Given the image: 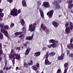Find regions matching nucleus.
Returning <instances> with one entry per match:
<instances>
[{"instance_id":"obj_1","label":"nucleus","mask_w":73,"mask_h":73,"mask_svg":"<svg viewBox=\"0 0 73 73\" xmlns=\"http://www.w3.org/2000/svg\"><path fill=\"white\" fill-rule=\"evenodd\" d=\"M69 24V22L68 21L66 22L65 24V27L66 28L65 29V31L66 34H69V33H70V30L72 31L73 29V23L70 21V27H68Z\"/></svg>"},{"instance_id":"obj_2","label":"nucleus","mask_w":73,"mask_h":73,"mask_svg":"<svg viewBox=\"0 0 73 73\" xmlns=\"http://www.w3.org/2000/svg\"><path fill=\"white\" fill-rule=\"evenodd\" d=\"M9 57L10 58V59H11L13 58V59L12 60V61L13 62V65L15 64V59L16 60H20V58H21V57H20V54H18L14 53V54H10L9 55Z\"/></svg>"},{"instance_id":"obj_3","label":"nucleus","mask_w":73,"mask_h":73,"mask_svg":"<svg viewBox=\"0 0 73 73\" xmlns=\"http://www.w3.org/2000/svg\"><path fill=\"white\" fill-rule=\"evenodd\" d=\"M17 9L16 8H14L12 10L10 14L13 16H17Z\"/></svg>"},{"instance_id":"obj_4","label":"nucleus","mask_w":73,"mask_h":73,"mask_svg":"<svg viewBox=\"0 0 73 73\" xmlns=\"http://www.w3.org/2000/svg\"><path fill=\"white\" fill-rule=\"evenodd\" d=\"M58 42L57 40H56L55 41V40H54V43L53 44H52L50 45H48L47 46L48 47V48H51V47L52 46L53 48H56L57 47V44H58Z\"/></svg>"},{"instance_id":"obj_5","label":"nucleus","mask_w":73,"mask_h":73,"mask_svg":"<svg viewBox=\"0 0 73 73\" xmlns=\"http://www.w3.org/2000/svg\"><path fill=\"white\" fill-rule=\"evenodd\" d=\"M52 4L56 6L55 7V8L56 9H60V5H58V3H57V1H55L54 2H53L52 3Z\"/></svg>"},{"instance_id":"obj_6","label":"nucleus","mask_w":73,"mask_h":73,"mask_svg":"<svg viewBox=\"0 0 73 73\" xmlns=\"http://www.w3.org/2000/svg\"><path fill=\"white\" fill-rule=\"evenodd\" d=\"M67 3L69 4L68 5V9H71L72 7L73 8V0H70L67 1Z\"/></svg>"},{"instance_id":"obj_7","label":"nucleus","mask_w":73,"mask_h":73,"mask_svg":"<svg viewBox=\"0 0 73 73\" xmlns=\"http://www.w3.org/2000/svg\"><path fill=\"white\" fill-rule=\"evenodd\" d=\"M54 12V11L53 10H51L47 13V15L48 16L49 18H52V16H53V14Z\"/></svg>"},{"instance_id":"obj_8","label":"nucleus","mask_w":73,"mask_h":73,"mask_svg":"<svg viewBox=\"0 0 73 73\" xmlns=\"http://www.w3.org/2000/svg\"><path fill=\"white\" fill-rule=\"evenodd\" d=\"M43 6L44 8H50V4L48 2H44L43 3Z\"/></svg>"},{"instance_id":"obj_9","label":"nucleus","mask_w":73,"mask_h":73,"mask_svg":"<svg viewBox=\"0 0 73 73\" xmlns=\"http://www.w3.org/2000/svg\"><path fill=\"white\" fill-rule=\"evenodd\" d=\"M65 54L64 53H62L60 56H58L57 58L58 60H62L64 59Z\"/></svg>"},{"instance_id":"obj_10","label":"nucleus","mask_w":73,"mask_h":73,"mask_svg":"<svg viewBox=\"0 0 73 73\" xmlns=\"http://www.w3.org/2000/svg\"><path fill=\"white\" fill-rule=\"evenodd\" d=\"M33 35H32L31 36H27L26 38V39L27 40H29L31 41V40H33Z\"/></svg>"},{"instance_id":"obj_11","label":"nucleus","mask_w":73,"mask_h":73,"mask_svg":"<svg viewBox=\"0 0 73 73\" xmlns=\"http://www.w3.org/2000/svg\"><path fill=\"white\" fill-rule=\"evenodd\" d=\"M31 50V48H28L26 49L25 53V56H27V55L29 53V52H30Z\"/></svg>"},{"instance_id":"obj_12","label":"nucleus","mask_w":73,"mask_h":73,"mask_svg":"<svg viewBox=\"0 0 73 73\" xmlns=\"http://www.w3.org/2000/svg\"><path fill=\"white\" fill-rule=\"evenodd\" d=\"M45 65H51V63L48 60V59H45L44 61Z\"/></svg>"},{"instance_id":"obj_13","label":"nucleus","mask_w":73,"mask_h":73,"mask_svg":"<svg viewBox=\"0 0 73 73\" xmlns=\"http://www.w3.org/2000/svg\"><path fill=\"white\" fill-rule=\"evenodd\" d=\"M2 54H3V51L2 50V44L0 43V57L1 56Z\"/></svg>"},{"instance_id":"obj_14","label":"nucleus","mask_w":73,"mask_h":73,"mask_svg":"<svg viewBox=\"0 0 73 73\" xmlns=\"http://www.w3.org/2000/svg\"><path fill=\"white\" fill-rule=\"evenodd\" d=\"M5 66L3 68V70H5L6 69V67H7V60L6 58H5Z\"/></svg>"},{"instance_id":"obj_15","label":"nucleus","mask_w":73,"mask_h":73,"mask_svg":"<svg viewBox=\"0 0 73 73\" xmlns=\"http://www.w3.org/2000/svg\"><path fill=\"white\" fill-rule=\"evenodd\" d=\"M52 25L54 26V27H55V28H57L58 27V24H57V23L55 21H53Z\"/></svg>"},{"instance_id":"obj_16","label":"nucleus","mask_w":73,"mask_h":73,"mask_svg":"<svg viewBox=\"0 0 73 73\" xmlns=\"http://www.w3.org/2000/svg\"><path fill=\"white\" fill-rule=\"evenodd\" d=\"M72 42H73V38H72L70 40V45L71 48L73 49V44H72Z\"/></svg>"},{"instance_id":"obj_17","label":"nucleus","mask_w":73,"mask_h":73,"mask_svg":"<svg viewBox=\"0 0 73 73\" xmlns=\"http://www.w3.org/2000/svg\"><path fill=\"white\" fill-rule=\"evenodd\" d=\"M39 11L40 12V15L41 17L42 18H44V13L43 12V11H42L41 9H40Z\"/></svg>"},{"instance_id":"obj_18","label":"nucleus","mask_w":73,"mask_h":73,"mask_svg":"<svg viewBox=\"0 0 73 73\" xmlns=\"http://www.w3.org/2000/svg\"><path fill=\"white\" fill-rule=\"evenodd\" d=\"M22 3L23 7H27L26 1H25V0L22 1Z\"/></svg>"},{"instance_id":"obj_19","label":"nucleus","mask_w":73,"mask_h":73,"mask_svg":"<svg viewBox=\"0 0 73 73\" xmlns=\"http://www.w3.org/2000/svg\"><path fill=\"white\" fill-rule=\"evenodd\" d=\"M4 15L3 13H0V21L3 20V17H4Z\"/></svg>"},{"instance_id":"obj_20","label":"nucleus","mask_w":73,"mask_h":73,"mask_svg":"<svg viewBox=\"0 0 73 73\" xmlns=\"http://www.w3.org/2000/svg\"><path fill=\"white\" fill-rule=\"evenodd\" d=\"M40 54H41V52H38L35 53L34 56L36 57H37V56H39Z\"/></svg>"},{"instance_id":"obj_21","label":"nucleus","mask_w":73,"mask_h":73,"mask_svg":"<svg viewBox=\"0 0 73 73\" xmlns=\"http://www.w3.org/2000/svg\"><path fill=\"white\" fill-rule=\"evenodd\" d=\"M3 33L6 36V37H7L8 38H9V37L8 36V31H5V32H4Z\"/></svg>"},{"instance_id":"obj_22","label":"nucleus","mask_w":73,"mask_h":73,"mask_svg":"<svg viewBox=\"0 0 73 73\" xmlns=\"http://www.w3.org/2000/svg\"><path fill=\"white\" fill-rule=\"evenodd\" d=\"M3 33L6 36V37H7L8 38H9V37L8 36V31H5V32H4Z\"/></svg>"},{"instance_id":"obj_23","label":"nucleus","mask_w":73,"mask_h":73,"mask_svg":"<svg viewBox=\"0 0 73 73\" xmlns=\"http://www.w3.org/2000/svg\"><path fill=\"white\" fill-rule=\"evenodd\" d=\"M31 68L33 70H35V71H36V70H37V68L36 67V66H32L31 67Z\"/></svg>"},{"instance_id":"obj_24","label":"nucleus","mask_w":73,"mask_h":73,"mask_svg":"<svg viewBox=\"0 0 73 73\" xmlns=\"http://www.w3.org/2000/svg\"><path fill=\"white\" fill-rule=\"evenodd\" d=\"M20 21L22 25V26H24V24H25V21L24 19H22L21 20H20Z\"/></svg>"},{"instance_id":"obj_25","label":"nucleus","mask_w":73,"mask_h":73,"mask_svg":"<svg viewBox=\"0 0 73 73\" xmlns=\"http://www.w3.org/2000/svg\"><path fill=\"white\" fill-rule=\"evenodd\" d=\"M49 55H50V57L51 56H55V55H56V53L54 52H50L49 54Z\"/></svg>"},{"instance_id":"obj_26","label":"nucleus","mask_w":73,"mask_h":73,"mask_svg":"<svg viewBox=\"0 0 73 73\" xmlns=\"http://www.w3.org/2000/svg\"><path fill=\"white\" fill-rule=\"evenodd\" d=\"M29 31H31V32H33L35 30V28L33 27V28L29 29Z\"/></svg>"},{"instance_id":"obj_27","label":"nucleus","mask_w":73,"mask_h":73,"mask_svg":"<svg viewBox=\"0 0 73 73\" xmlns=\"http://www.w3.org/2000/svg\"><path fill=\"white\" fill-rule=\"evenodd\" d=\"M48 56H49V52H46L45 55L46 59H48Z\"/></svg>"},{"instance_id":"obj_28","label":"nucleus","mask_w":73,"mask_h":73,"mask_svg":"<svg viewBox=\"0 0 73 73\" xmlns=\"http://www.w3.org/2000/svg\"><path fill=\"white\" fill-rule=\"evenodd\" d=\"M5 31H6L5 30V29L4 28H2L0 30V31L1 33H4Z\"/></svg>"},{"instance_id":"obj_29","label":"nucleus","mask_w":73,"mask_h":73,"mask_svg":"<svg viewBox=\"0 0 73 73\" xmlns=\"http://www.w3.org/2000/svg\"><path fill=\"white\" fill-rule=\"evenodd\" d=\"M23 66L25 68H27L28 67V64L26 62H24L23 64Z\"/></svg>"},{"instance_id":"obj_30","label":"nucleus","mask_w":73,"mask_h":73,"mask_svg":"<svg viewBox=\"0 0 73 73\" xmlns=\"http://www.w3.org/2000/svg\"><path fill=\"white\" fill-rule=\"evenodd\" d=\"M4 23H1L0 24V27L1 28H4Z\"/></svg>"},{"instance_id":"obj_31","label":"nucleus","mask_w":73,"mask_h":73,"mask_svg":"<svg viewBox=\"0 0 73 73\" xmlns=\"http://www.w3.org/2000/svg\"><path fill=\"white\" fill-rule=\"evenodd\" d=\"M33 64V61L32 60H30V63H28V65L29 66L30 65H32Z\"/></svg>"},{"instance_id":"obj_32","label":"nucleus","mask_w":73,"mask_h":73,"mask_svg":"<svg viewBox=\"0 0 73 73\" xmlns=\"http://www.w3.org/2000/svg\"><path fill=\"white\" fill-rule=\"evenodd\" d=\"M4 28L5 29H9V27L7 25H5Z\"/></svg>"},{"instance_id":"obj_33","label":"nucleus","mask_w":73,"mask_h":73,"mask_svg":"<svg viewBox=\"0 0 73 73\" xmlns=\"http://www.w3.org/2000/svg\"><path fill=\"white\" fill-rule=\"evenodd\" d=\"M54 39H51L49 40V42L51 43H53V42H54Z\"/></svg>"},{"instance_id":"obj_34","label":"nucleus","mask_w":73,"mask_h":73,"mask_svg":"<svg viewBox=\"0 0 73 73\" xmlns=\"http://www.w3.org/2000/svg\"><path fill=\"white\" fill-rule=\"evenodd\" d=\"M37 23L36 22H35L33 24V26L34 28H35V27H36V25H37Z\"/></svg>"},{"instance_id":"obj_35","label":"nucleus","mask_w":73,"mask_h":73,"mask_svg":"<svg viewBox=\"0 0 73 73\" xmlns=\"http://www.w3.org/2000/svg\"><path fill=\"white\" fill-rule=\"evenodd\" d=\"M3 34L1 33L0 32V39H3Z\"/></svg>"},{"instance_id":"obj_36","label":"nucleus","mask_w":73,"mask_h":73,"mask_svg":"<svg viewBox=\"0 0 73 73\" xmlns=\"http://www.w3.org/2000/svg\"><path fill=\"white\" fill-rule=\"evenodd\" d=\"M64 68H66L68 66V63H66L65 64H64Z\"/></svg>"},{"instance_id":"obj_37","label":"nucleus","mask_w":73,"mask_h":73,"mask_svg":"<svg viewBox=\"0 0 73 73\" xmlns=\"http://www.w3.org/2000/svg\"><path fill=\"white\" fill-rule=\"evenodd\" d=\"M21 13V9H19L17 11V15H18V14H19V13Z\"/></svg>"},{"instance_id":"obj_38","label":"nucleus","mask_w":73,"mask_h":73,"mask_svg":"<svg viewBox=\"0 0 73 73\" xmlns=\"http://www.w3.org/2000/svg\"><path fill=\"white\" fill-rule=\"evenodd\" d=\"M67 48L68 49H69L70 50V44H68L67 45Z\"/></svg>"},{"instance_id":"obj_39","label":"nucleus","mask_w":73,"mask_h":73,"mask_svg":"<svg viewBox=\"0 0 73 73\" xmlns=\"http://www.w3.org/2000/svg\"><path fill=\"white\" fill-rule=\"evenodd\" d=\"M32 27H33V25H32V24L30 25L29 26V29H31V28H32Z\"/></svg>"},{"instance_id":"obj_40","label":"nucleus","mask_w":73,"mask_h":73,"mask_svg":"<svg viewBox=\"0 0 73 73\" xmlns=\"http://www.w3.org/2000/svg\"><path fill=\"white\" fill-rule=\"evenodd\" d=\"M36 66L37 68H39L40 67V64L39 63H37L36 64Z\"/></svg>"},{"instance_id":"obj_41","label":"nucleus","mask_w":73,"mask_h":73,"mask_svg":"<svg viewBox=\"0 0 73 73\" xmlns=\"http://www.w3.org/2000/svg\"><path fill=\"white\" fill-rule=\"evenodd\" d=\"M69 57H73V54L71 53L69 54Z\"/></svg>"},{"instance_id":"obj_42","label":"nucleus","mask_w":73,"mask_h":73,"mask_svg":"<svg viewBox=\"0 0 73 73\" xmlns=\"http://www.w3.org/2000/svg\"><path fill=\"white\" fill-rule=\"evenodd\" d=\"M15 36H19V32H16L15 34Z\"/></svg>"},{"instance_id":"obj_43","label":"nucleus","mask_w":73,"mask_h":73,"mask_svg":"<svg viewBox=\"0 0 73 73\" xmlns=\"http://www.w3.org/2000/svg\"><path fill=\"white\" fill-rule=\"evenodd\" d=\"M7 2H9L10 3H12V2H13V0H7Z\"/></svg>"},{"instance_id":"obj_44","label":"nucleus","mask_w":73,"mask_h":73,"mask_svg":"<svg viewBox=\"0 0 73 73\" xmlns=\"http://www.w3.org/2000/svg\"><path fill=\"white\" fill-rule=\"evenodd\" d=\"M25 27H23V31L22 32H23V33H24V32H25Z\"/></svg>"},{"instance_id":"obj_45","label":"nucleus","mask_w":73,"mask_h":73,"mask_svg":"<svg viewBox=\"0 0 73 73\" xmlns=\"http://www.w3.org/2000/svg\"><path fill=\"white\" fill-rule=\"evenodd\" d=\"M14 25H15L14 23H12L10 25V27H14Z\"/></svg>"},{"instance_id":"obj_46","label":"nucleus","mask_w":73,"mask_h":73,"mask_svg":"<svg viewBox=\"0 0 73 73\" xmlns=\"http://www.w3.org/2000/svg\"><path fill=\"white\" fill-rule=\"evenodd\" d=\"M13 49H12L11 50V52H10V54H13Z\"/></svg>"},{"instance_id":"obj_47","label":"nucleus","mask_w":73,"mask_h":73,"mask_svg":"<svg viewBox=\"0 0 73 73\" xmlns=\"http://www.w3.org/2000/svg\"><path fill=\"white\" fill-rule=\"evenodd\" d=\"M67 54L68 56V55H69V50H67Z\"/></svg>"},{"instance_id":"obj_48","label":"nucleus","mask_w":73,"mask_h":73,"mask_svg":"<svg viewBox=\"0 0 73 73\" xmlns=\"http://www.w3.org/2000/svg\"><path fill=\"white\" fill-rule=\"evenodd\" d=\"M57 2H58V3L59 4H60V3H61V0H58Z\"/></svg>"},{"instance_id":"obj_49","label":"nucleus","mask_w":73,"mask_h":73,"mask_svg":"<svg viewBox=\"0 0 73 73\" xmlns=\"http://www.w3.org/2000/svg\"><path fill=\"white\" fill-rule=\"evenodd\" d=\"M44 27V25L43 24H41L40 25V28H42Z\"/></svg>"},{"instance_id":"obj_50","label":"nucleus","mask_w":73,"mask_h":73,"mask_svg":"<svg viewBox=\"0 0 73 73\" xmlns=\"http://www.w3.org/2000/svg\"><path fill=\"white\" fill-rule=\"evenodd\" d=\"M46 47H44L42 48L43 50H46Z\"/></svg>"},{"instance_id":"obj_51","label":"nucleus","mask_w":73,"mask_h":73,"mask_svg":"<svg viewBox=\"0 0 73 73\" xmlns=\"http://www.w3.org/2000/svg\"><path fill=\"white\" fill-rule=\"evenodd\" d=\"M43 31L45 30V29H46V27L45 26H44L43 28Z\"/></svg>"},{"instance_id":"obj_52","label":"nucleus","mask_w":73,"mask_h":73,"mask_svg":"<svg viewBox=\"0 0 73 73\" xmlns=\"http://www.w3.org/2000/svg\"><path fill=\"white\" fill-rule=\"evenodd\" d=\"M3 9H1L0 8V13H1L2 12H3Z\"/></svg>"},{"instance_id":"obj_53","label":"nucleus","mask_w":73,"mask_h":73,"mask_svg":"<svg viewBox=\"0 0 73 73\" xmlns=\"http://www.w3.org/2000/svg\"><path fill=\"white\" fill-rule=\"evenodd\" d=\"M20 48L19 47H17L16 48V49L17 50H20Z\"/></svg>"},{"instance_id":"obj_54","label":"nucleus","mask_w":73,"mask_h":73,"mask_svg":"<svg viewBox=\"0 0 73 73\" xmlns=\"http://www.w3.org/2000/svg\"><path fill=\"white\" fill-rule=\"evenodd\" d=\"M38 4L39 5H41V2H38Z\"/></svg>"},{"instance_id":"obj_55","label":"nucleus","mask_w":73,"mask_h":73,"mask_svg":"<svg viewBox=\"0 0 73 73\" xmlns=\"http://www.w3.org/2000/svg\"><path fill=\"white\" fill-rule=\"evenodd\" d=\"M0 73H4V72H3V71L2 70H1L0 71Z\"/></svg>"},{"instance_id":"obj_56","label":"nucleus","mask_w":73,"mask_h":73,"mask_svg":"<svg viewBox=\"0 0 73 73\" xmlns=\"http://www.w3.org/2000/svg\"><path fill=\"white\" fill-rule=\"evenodd\" d=\"M45 32L46 33H48L49 32V30H47L46 31H45Z\"/></svg>"},{"instance_id":"obj_57","label":"nucleus","mask_w":73,"mask_h":73,"mask_svg":"<svg viewBox=\"0 0 73 73\" xmlns=\"http://www.w3.org/2000/svg\"><path fill=\"white\" fill-rule=\"evenodd\" d=\"M9 69L8 68V67H6V70H9Z\"/></svg>"},{"instance_id":"obj_58","label":"nucleus","mask_w":73,"mask_h":73,"mask_svg":"<svg viewBox=\"0 0 73 73\" xmlns=\"http://www.w3.org/2000/svg\"><path fill=\"white\" fill-rule=\"evenodd\" d=\"M23 35L22 34L21 35L19 36V37L20 38L22 37H23Z\"/></svg>"},{"instance_id":"obj_59","label":"nucleus","mask_w":73,"mask_h":73,"mask_svg":"<svg viewBox=\"0 0 73 73\" xmlns=\"http://www.w3.org/2000/svg\"><path fill=\"white\" fill-rule=\"evenodd\" d=\"M11 68H12V66H11L9 67L8 70H10Z\"/></svg>"},{"instance_id":"obj_60","label":"nucleus","mask_w":73,"mask_h":73,"mask_svg":"<svg viewBox=\"0 0 73 73\" xmlns=\"http://www.w3.org/2000/svg\"><path fill=\"white\" fill-rule=\"evenodd\" d=\"M60 72H61V70L60 69H59L58 70V72H58V73H60Z\"/></svg>"},{"instance_id":"obj_61","label":"nucleus","mask_w":73,"mask_h":73,"mask_svg":"<svg viewBox=\"0 0 73 73\" xmlns=\"http://www.w3.org/2000/svg\"><path fill=\"white\" fill-rule=\"evenodd\" d=\"M18 33H19V35H21V34H22V33H23L22 32H19Z\"/></svg>"},{"instance_id":"obj_62","label":"nucleus","mask_w":73,"mask_h":73,"mask_svg":"<svg viewBox=\"0 0 73 73\" xmlns=\"http://www.w3.org/2000/svg\"><path fill=\"white\" fill-rule=\"evenodd\" d=\"M23 45H24V46H26L27 45V44L26 43H24L23 44Z\"/></svg>"},{"instance_id":"obj_63","label":"nucleus","mask_w":73,"mask_h":73,"mask_svg":"<svg viewBox=\"0 0 73 73\" xmlns=\"http://www.w3.org/2000/svg\"><path fill=\"white\" fill-rule=\"evenodd\" d=\"M2 60V57H0V61Z\"/></svg>"},{"instance_id":"obj_64","label":"nucleus","mask_w":73,"mask_h":73,"mask_svg":"<svg viewBox=\"0 0 73 73\" xmlns=\"http://www.w3.org/2000/svg\"><path fill=\"white\" fill-rule=\"evenodd\" d=\"M36 73H40L39 72V71H36Z\"/></svg>"}]
</instances>
